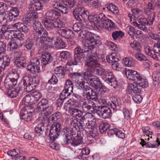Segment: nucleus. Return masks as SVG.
<instances>
[{
    "mask_svg": "<svg viewBox=\"0 0 160 160\" xmlns=\"http://www.w3.org/2000/svg\"><path fill=\"white\" fill-rule=\"evenodd\" d=\"M105 8L111 12L115 14L119 12V10L117 6L112 3H107L105 5Z\"/></svg>",
    "mask_w": 160,
    "mask_h": 160,
    "instance_id": "473e14b6",
    "label": "nucleus"
},
{
    "mask_svg": "<svg viewBox=\"0 0 160 160\" xmlns=\"http://www.w3.org/2000/svg\"><path fill=\"white\" fill-rule=\"evenodd\" d=\"M46 20L54 21L60 16V13L57 11L51 9L48 10L45 14Z\"/></svg>",
    "mask_w": 160,
    "mask_h": 160,
    "instance_id": "ddd939ff",
    "label": "nucleus"
},
{
    "mask_svg": "<svg viewBox=\"0 0 160 160\" xmlns=\"http://www.w3.org/2000/svg\"><path fill=\"white\" fill-rule=\"evenodd\" d=\"M42 22L45 27L48 30L58 28L60 29L63 27V22L60 21L45 20Z\"/></svg>",
    "mask_w": 160,
    "mask_h": 160,
    "instance_id": "6e6552de",
    "label": "nucleus"
},
{
    "mask_svg": "<svg viewBox=\"0 0 160 160\" xmlns=\"http://www.w3.org/2000/svg\"><path fill=\"white\" fill-rule=\"evenodd\" d=\"M106 82L108 83L109 85L113 87L114 88L117 86V82L115 78H111L110 80H108Z\"/></svg>",
    "mask_w": 160,
    "mask_h": 160,
    "instance_id": "680f3d73",
    "label": "nucleus"
},
{
    "mask_svg": "<svg viewBox=\"0 0 160 160\" xmlns=\"http://www.w3.org/2000/svg\"><path fill=\"white\" fill-rule=\"evenodd\" d=\"M31 17L28 13L23 15L22 21L25 24L30 23L31 21L32 20Z\"/></svg>",
    "mask_w": 160,
    "mask_h": 160,
    "instance_id": "5fc2aeb1",
    "label": "nucleus"
},
{
    "mask_svg": "<svg viewBox=\"0 0 160 160\" xmlns=\"http://www.w3.org/2000/svg\"><path fill=\"white\" fill-rule=\"evenodd\" d=\"M35 132L36 133H39V135L45 137L46 135V131L44 129L43 124L41 123L36 126L35 128Z\"/></svg>",
    "mask_w": 160,
    "mask_h": 160,
    "instance_id": "393cba45",
    "label": "nucleus"
},
{
    "mask_svg": "<svg viewBox=\"0 0 160 160\" xmlns=\"http://www.w3.org/2000/svg\"><path fill=\"white\" fill-rule=\"evenodd\" d=\"M3 27L4 28L5 27L3 26L2 28L1 29V30L3 35L6 38H7V35L9 36L10 33H12L13 34L14 38H15L14 39L17 40L18 42H20L21 43V44H22L23 40L25 39V36L21 32L14 33V31L13 30H3Z\"/></svg>",
    "mask_w": 160,
    "mask_h": 160,
    "instance_id": "1a4fd4ad",
    "label": "nucleus"
},
{
    "mask_svg": "<svg viewBox=\"0 0 160 160\" xmlns=\"http://www.w3.org/2000/svg\"><path fill=\"white\" fill-rule=\"evenodd\" d=\"M124 33L121 31H115L112 33V37L114 40H117L118 38H122Z\"/></svg>",
    "mask_w": 160,
    "mask_h": 160,
    "instance_id": "a18cd8bd",
    "label": "nucleus"
},
{
    "mask_svg": "<svg viewBox=\"0 0 160 160\" xmlns=\"http://www.w3.org/2000/svg\"><path fill=\"white\" fill-rule=\"evenodd\" d=\"M152 18L151 17L148 18V19L145 18H141L138 19V22L139 23L135 22L136 20L133 19L132 22L134 23V25L138 27L140 30H145L147 29V26L150 25L152 24L153 21L155 20V17L154 13L152 14Z\"/></svg>",
    "mask_w": 160,
    "mask_h": 160,
    "instance_id": "20e7f679",
    "label": "nucleus"
},
{
    "mask_svg": "<svg viewBox=\"0 0 160 160\" xmlns=\"http://www.w3.org/2000/svg\"><path fill=\"white\" fill-rule=\"evenodd\" d=\"M88 84L96 89L100 88V91L103 89L102 83L99 78L97 77L94 76Z\"/></svg>",
    "mask_w": 160,
    "mask_h": 160,
    "instance_id": "f3484780",
    "label": "nucleus"
},
{
    "mask_svg": "<svg viewBox=\"0 0 160 160\" xmlns=\"http://www.w3.org/2000/svg\"><path fill=\"white\" fill-rule=\"evenodd\" d=\"M25 46L28 50L32 49L31 54L32 53V52H34V50L33 48L34 44L33 42L31 40L29 39L26 40L25 43Z\"/></svg>",
    "mask_w": 160,
    "mask_h": 160,
    "instance_id": "ea45409f",
    "label": "nucleus"
},
{
    "mask_svg": "<svg viewBox=\"0 0 160 160\" xmlns=\"http://www.w3.org/2000/svg\"><path fill=\"white\" fill-rule=\"evenodd\" d=\"M79 110L78 109L73 108L72 107H70L69 111L70 114L74 117H75L77 115L78 111Z\"/></svg>",
    "mask_w": 160,
    "mask_h": 160,
    "instance_id": "69168bd1",
    "label": "nucleus"
},
{
    "mask_svg": "<svg viewBox=\"0 0 160 160\" xmlns=\"http://www.w3.org/2000/svg\"><path fill=\"white\" fill-rule=\"evenodd\" d=\"M80 59H78L75 56H74V59L72 60H70L68 62L67 64L69 66L72 65H76L78 64V63L80 62Z\"/></svg>",
    "mask_w": 160,
    "mask_h": 160,
    "instance_id": "3c124183",
    "label": "nucleus"
},
{
    "mask_svg": "<svg viewBox=\"0 0 160 160\" xmlns=\"http://www.w3.org/2000/svg\"><path fill=\"white\" fill-rule=\"evenodd\" d=\"M106 60L109 63H112L115 62V60H119V59L116 53H112L107 57Z\"/></svg>",
    "mask_w": 160,
    "mask_h": 160,
    "instance_id": "79ce46f5",
    "label": "nucleus"
},
{
    "mask_svg": "<svg viewBox=\"0 0 160 160\" xmlns=\"http://www.w3.org/2000/svg\"><path fill=\"white\" fill-rule=\"evenodd\" d=\"M110 125L107 122H101L100 123L99 129L101 133H102L105 131L109 129Z\"/></svg>",
    "mask_w": 160,
    "mask_h": 160,
    "instance_id": "e433bc0d",
    "label": "nucleus"
},
{
    "mask_svg": "<svg viewBox=\"0 0 160 160\" xmlns=\"http://www.w3.org/2000/svg\"><path fill=\"white\" fill-rule=\"evenodd\" d=\"M33 85H32V84L29 82V81H28V83L27 85L26 86V88H24V92H32L34 90L33 89H34L33 88Z\"/></svg>",
    "mask_w": 160,
    "mask_h": 160,
    "instance_id": "338daca9",
    "label": "nucleus"
},
{
    "mask_svg": "<svg viewBox=\"0 0 160 160\" xmlns=\"http://www.w3.org/2000/svg\"><path fill=\"white\" fill-rule=\"evenodd\" d=\"M94 48V46L93 45H89L88 44L84 45L83 48L79 46H78L74 49V55L81 60L82 58H83L85 57V53L91 51Z\"/></svg>",
    "mask_w": 160,
    "mask_h": 160,
    "instance_id": "423d86ee",
    "label": "nucleus"
},
{
    "mask_svg": "<svg viewBox=\"0 0 160 160\" xmlns=\"http://www.w3.org/2000/svg\"><path fill=\"white\" fill-rule=\"evenodd\" d=\"M140 140L141 141L140 142L142 147L144 146L145 145H146V147L147 148H157L156 144H154V141H150L147 143L144 141V140L142 139H141Z\"/></svg>",
    "mask_w": 160,
    "mask_h": 160,
    "instance_id": "c03bdc74",
    "label": "nucleus"
},
{
    "mask_svg": "<svg viewBox=\"0 0 160 160\" xmlns=\"http://www.w3.org/2000/svg\"><path fill=\"white\" fill-rule=\"evenodd\" d=\"M85 38L86 39L90 41V43L91 44H88L89 45H93L95 47V45H99L101 44V42L98 37H96L95 34L91 32H88Z\"/></svg>",
    "mask_w": 160,
    "mask_h": 160,
    "instance_id": "4468645a",
    "label": "nucleus"
},
{
    "mask_svg": "<svg viewBox=\"0 0 160 160\" xmlns=\"http://www.w3.org/2000/svg\"><path fill=\"white\" fill-rule=\"evenodd\" d=\"M62 116V113L59 112L57 111L53 114L48 118V121L50 122L51 121L53 123H57L55 122L58 121V120L61 119Z\"/></svg>",
    "mask_w": 160,
    "mask_h": 160,
    "instance_id": "72a5a7b5",
    "label": "nucleus"
},
{
    "mask_svg": "<svg viewBox=\"0 0 160 160\" xmlns=\"http://www.w3.org/2000/svg\"><path fill=\"white\" fill-rule=\"evenodd\" d=\"M19 91L16 87L13 88L11 90H9L7 91V94L8 96L11 98L16 97L18 95Z\"/></svg>",
    "mask_w": 160,
    "mask_h": 160,
    "instance_id": "4c0bfd02",
    "label": "nucleus"
},
{
    "mask_svg": "<svg viewBox=\"0 0 160 160\" xmlns=\"http://www.w3.org/2000/svg\"><path fill=\"white\" fill-rule=\"evenodd\" d=\"M152 77L153 81V84L155 86L158 85L160 82V72L155 71L152 75Z\"/></svg>",
    "mask_w": 160,
    "mask_h": 160,
    "instance_id": "c9c22d12",
    "label": "nucleus"
},
{
    "mask_svg": "<svg viewBox=\"0 0 160 160\" xmlns=\"http://www.w3.org/2000/svg\"><path fill=\"white\" fill-rule=\"evenodd\" d=\"M93 89L90 87L85 85L83 89L84 93H85L86 97L88 95H90V93L92 91Z\"/></svg>",
    "mask_w": 160,
    "mask_h": 160,
    "instance_id": "774afa93",
    "label": "nucleus"
},
{
    "mask_svg": "<svg viewBox=\"0 0 160 160\" xmlns=\"http://www.w3.org/2000/svg\"><path fill=\"white\" fill-rule=\"evenodd\" d=\"M15 64L17 67L19 68H22L26 66V60L23 58H19L18 60L15 61Z\"/></svg>",
    "mask_w": 160,
    "mask_h": 160,
    "instance_id": "a19ab883",
    "label": "nucleus"
},
{
    "mask_svg": "<svg viewBox=\"0 0 160 160\" xmlns=\"http://www.w3.org/2000/svg\"><path fill=\"white\" fill-rule=\"evenodd\" d=\"M34 29L35 30V32L39 31L43 28L42 27L41 23L38 21H35L32 25Z\"/></svg>",
    "mask_w": 160,
    "mask_h": 160,
    "instance_id": "8fccbe9b",
    "label": "nucleus"
},
{
    "mask_svg": "<svg viewBox=\"0 0 160 160\" xmlns=\"http://www.w3.org/2000/svg\"><path fill=\"white\" fill-rule=\"evenodd\" d=\"M57 33L61 37L66 39H72L75 37V34L73 31L69 29L62 28L58 29Z\"/></svg>",
    "mask_w": 160,
    "mask_h": 160,
    "instance_id": "9b49d317",
    "label": "nucleus"
},
{
    "mask_svg": "<svg viewBox=\"0 0 160 160\" xmlns=\"http://www.w3.org/2000/svg\"><path fill=\"white\" fill-rule=\"evenodd\" d=\"M96 112L99 117L104 119L108 118L112 115L111 109L106 105L98 106Z\"/></svg>",
    "mask_w": 160,
    "mask_h": 160,
    "instance_id": "0eeeda50",
    "label": "nucleus"
},
{
    "mask_svg": "<svg viewBox=\"0 0 160 160\" xmlns=\"http://www.w3.org/2000/svg\"><path fill=\"white\" fill-rule=\"evenodd\" d=\"M19 13V9L17 7H12L8 14V20L9 21H13L16 20Z\"/></svg>",
    "mask_w": 160,
    "mask_h": 160,
    "instance_id": "a211bd4d",
    "label": "nucleus"
},
{
    "mask_svg": "<svg viewBox=\"0 0 160 160\" xmlns=\"http://www.w3.org/2000/svg\"><path fill=\"white\" fill-rule=\"evenodd\" d=\"M70 53L67 51H63L60 52V57L61 59L59 60L61 61L66 60L70 56Z\"/></svg>",
    "mask_w": 160,
    "mask_h": 160,
    "instance_id": "603ef678",
    "label": "nucleus"
},
{
    "mask_svg": "<svg viewBox=\"0 0 160 160\" xmlns=\"http://www.w3.org/2000/svg\"><path fill=\"white\" fill-rule=\"evenodd\" d=\"M10 59L7 56L0 57V74L1 73L2 68L4 69L10 64Z\"/></svg>",
    "mask_w": 160,
    "mask_h": 160,
    "instance_id": "412c9836",
    "label": "nucleus"
},
{
    "mask_svg": "<svg viewBox=\"0 0 160 160\" xmlns=\"http://www.w3.org/2000/svg\"><path fill=\"white\" fill-rule=\"evenodd\" d=\"M43 111L46 115L51 114L53 111V108L52 107L49 106L48 105L46 107L44 108V110H42Z\"/></svg>",
    "mask_w": 160,
    "mask_h": 160,
    "instance_id": "0e129e2a",
    "label": "nucleus"
},
{
    "mask_svg": "<svg viewBox=\"0 0 160 160\" xmlns=\"http://www.w3.org/2000/svg\"><path fill=\"white\" fill-rule=\"evenodd\" d=\"M123 63L127 67L133 66L134 64V62L132 58H125L123 60Z\"/></svg>",
    "mask_w": 160,
    "mask_h": 160,
    "instance_id": "de8ad7c7",
    "label": "nucleus"
},
{
    "mask_svg": "<svg viewBox=\"0 0 160 160\" xmlns=\"http://www.w3.org/2000/svg\"><path fill=\"white\" fill-rule=\"evenodd\" d=\"M134 56L139 61H146L147 60L146 57L139 51H138L135 53Z\"/></svg>",
    "mask_w": 160,
    "mask_h": 160,
    "instance_id": "37998d69",
    "label": "nucleus"
},
{
    "mask_svg": "<svg viewBox=\"0 0 160 160\" xmlns=\"http://www.w3.org/2000/svg\"><path fill=\"white\" fill-rule=\"evenodd\" d=\"M34 38L36 41V44L38 46H42L45 42H50L53 38H49L47 31L44 28L34 33Z\"/></svg>",
    "mask_w": 160,
    "mask_h": 160,
    "instance_id": "f03ea898",
    "label": "nucleus"
},
{
    "mask_svg": "<svg viewBox=\"0 0 160 160\" xmlns=\"http://www.w3.org/2000/svg\"><path fill=\"white\" fill-rule=\"evenodd\" d=\"M107 18L106 17L105 15L103 13H100L98 15V25L100 26L101 24V23L105 20H106Z\"/></svg>",
    "mask_w": 160,
    "mask_h": 160,
    "instance_id": "052dcab7",
    "label": "nucleus"
},
{
    "mask_svg": "<svg viewBox=\"0 0 160 160\" xmlns=\"http://www.w3.org/2000/svg\"><path fill=\"white\" fill-rule=\"evenodd\" d=\"M77 8L78 10L77 12H78L80 13V16L82 18L86 23H87V22L88 20L91 22H94L95 24L96 23L98 25V23L97 15H89L88 11L83 7L78 8Z\"/></svg>",
    "mask_w": 160,
    "mask_h": 160,
    "instance_id": "7ed1b4c3",
    "label": "nucleus"
},
{
    "mask_svg": "<svg viewBox=\"0 0 160 160\" xmlns=\"http://www.w3.org/2000/svg\"><path fill=\"white\" fill-rule=\"evenodd\" d=\"M134 83L138 85L139 88H147L148 87V83L146 79H144L142 78L141 76V78L138 79Z\"/></svg>",
    "mask_w": 160,
    "mask_h": 160,
    "instance_id": "c756f323",
    "label": "nucleus"
},
{
    "mask_svg": "<svg viewBox=\"0 0 160 160\" xmlns=\"http://www.w3.org/2000/svg\"><path fill=\"white\" fill-rule=\"evenodd\" d=\"M130 45L133 49L140 51L141 46L139 43L136 41H134L133 42H130Z\"/></svg>",
    "mask_w": 160,
    "mask_h": 160,
    "instance_id": "09e8293b",
    "label": "nucleus"
},
{
    "mask_svg": "<svg viewBox=\"0 0 160 160\" xmlns=\"http://www.w3.org/2000/svg\"><path fill=\"white\" fill-rule=\"evenodd\" d=\"M138 85L136 83L130 84L128 87V90L127 91L129 94H132V93H139L141 91V88H139Z\"/></svg>",
    "mask_w": 160,
    "mask_h": 160,
    "instance_id": "aec40b11",
    "label": "nucleus"
},
{
    "mask_svg": "<svg viewBox=\"0 0 160 160\" xmlns=\"http://www.w3.org/2000/svg\"><path fill=\"white\" fill-rule=\"evenodd\" d=\"M52 60V57L51 54L48 53L43 54L41 58V62L44 65H46L49 64Z\"/></svg>",
    "mask_w": 160,
    "mask_h": 160,
    "instance_id": "6ab92c4d",
    "label": "nucleus"
},
{
    "mask_svg": "<svg viewBox=\"0 0 160 160\" xmlns=\"http://www.w3.org/2000/svg\"><path fill=\"white\" fill-rule=\"evenodd\" d=\"M106 19L101 23V24L100 25V27H105L110 31L115 29V28L114 23L107 18Z\"/></svg>",
    "mask_w": 160,
    "mask_h": 160,
    "instance_id": "4be33fe9",
    "label": "nucleus"
},
{
    "mask_svg": "<svg viewBox=\"0 0 160 160\" xmlns=\"http://www.w3.org/2000/svg\"><path fill=\"white\" fill-rule=\"evenodd\" d=\"M54 74L60 78H64L65 74L64 68L62 66L57 67L54 69Z\"/></svg>",
    "mask_w": 160,
    "mask_h": 160,
    "instance_id": "cd10ccee",
    "label": "nucleus"
},
{
    "mask_svg": "<svg viewBox=\"0 0 160 160\" xmlns=\"http://www.w3.org/2000/svg\"><path fill=\"white\" fill-rule=\"evenodd\" d=\"M69 76L71 78L74 80L75 83L84 81L82 72L71 73Z\"/></svg>",
    "mask_w": 160,
    "mask_h": 160,
    "instance_id": "b1692460",
    "label": "nucleus"
},
{
    "mask_svg": "<svg viewBox=\"0 0 160 160\" xmlns=\"http://www.w3.org/2000/svg\"><path fill=\"white\" fill-rule=\"evenodd\" d=\"M24 108H22L20 111V114L22 119L28 122L30 121L31 118V116L29 115V113L26 111Z\"/></svg>",
    "mask_w": 160,
    "mask_h": 160,
    "instance_id": "f704fd0d",
    "label": "nucleus"
},
{
    "mask_svg": "<svg viewBox=\"0 0 160 160\" xmlns=\"http://www.w3.org/2000/svg\"><path fill=\"white\" fill-rule=\"evenodd\" d=\"M125 72L128 79L134 81L135 82L141 78V76L136 71L126 69Z\"/></svg>",
    "mask_w": 160,
    "mask_h": 160,
    "instance_id": "2eb2a0df",
    "label": "nucleus"
},
{
    "mask_svg": "<svg viewBox=\"0 0 160 160\" xmlns=\"http://www.w3.org/2000/svg\"><path fill=\"white\" fill-rule=\"evenodd\" d=\"M94 72L96 74L102 76V77H103L104 73H105V70L102 68L95 69L94 70Z\"/></svg>",
    "mask_w": 160,
    "mask_h": 160,
    "instance_id": "e2e57ef3",
    "label": "nucleus"
},
{
    "mask_svg": "<svg viewBox=\"0 0 160 160\" xmlns=\"http://www.w3.org/2000/svg\"><path fill=\"white\" fill-rule=\"evenodd\" d=\"M78 9L77 8L75 9L73 11V15L75 18L79 22L74 23L72 27L73 30L76 32H78L80 31L82 28H86L87 26V23H86V22L82 19V18H81L80 16V13L79 12H78Z\"/></svg>",
    "mask_w": 160,
    "mask_h": 160,
    "instance_id": "39448f33",
    "label": "nucleus"
},
{
    "mask_svg": "<svg viewBox=\"0 0 160 160\" xmlns=\"http://www.w3.org/2000/svg\"><path fill=\"white\" fill-rule=\"evenodd\" d=\"M98 95L97 93L92 90L90 93V95H88L86 97L88 99L96 101L98 99Z\"/></svg>",
    "mask_w": 160,
    "mask_h": 160,
    "instance_id": "49530a36",
    "label": "nucleus"
},
{
    "mask_svg": "<svg viewBox=\"0 0 160 160\" xmlns=\"http://www.w3.org/2000/svg\"><path fill=\"white\" fill-rule=\"evenodd\" d=\"M126 31L131 37H132L133 36L135 30L134 27L128 26L126 28Z\"/></svg>",
    "mask_w": 160,
    "mask_h": 160,
    "instance_id": "bf43d9fd",
    "label": "nucleus"
},
{
    "mask_svg": "<svg viewBox=\"0 0 160 160\" xmlns=\"http://www.w3.org/2000/svg\"><path fill=\"white\" fill-rule=\"evenodd\" d=\"M30 79L29 77L27 76L23 77V80L19 83L18 86L17 87L19 91L22 90L24 91V88H26V86L28 83V81Z\"/></svg>",
    "mask_w": 160,
    "mask_h": 160,
    "instance_id": "bb28decb",
    "label": "nucleus"
},
{
    "mask_svg": "<svg viewBox=\"0 0 160 160\" xmlns=\"http://www.w3.org/2000/svg\"><path fill=\"white\" fill-rule=\"evenodd\" d=\"M58 81L57 76L54 74L52 76L51 78L48 80V82L50 85H54L57 84Z\"/></svg>",
    "mask_w": 160,
    "mask_h": 160,
    "instance_id": "6e6d98bb",
    "label": "nucleus"
},
{
    "mask_svg": "<svg viewBox=\"0 0 160 160\" xmlns=\"http://www.w3.org/2000/svg\"><path fill=\"white\" fill-rule=\"evenodd\" d=\"M22 45L20 42L13 39L9 42L7 46L8 48H9L10 50L12 51L18 48Z\"/></svg>",
    "mask_w": 160,
    "mask_h": 160,
    "instance_id": "5701e85b",
    "label": "nucleus"
},
{
    "mask_svg": "<svg viewBox=\"0 0 160 160\" xmlns=\"http://www.w3.org/2000/svg\"><path fill=\"white\" fill-rule=\"evenodd\" d=\"M61 125L58 123H54L51 127L49 135L50 139L54 140L60 134Z\"/></svg>",
    "mask_w": 160,
    "mask_h": 160,
    "instance_id": "9d476101",
    "label": "nucleus"
},
{
    "mask_svg": "<svg viewBox=\"0 0 160 160\" xmlns=\"http://www.w3.org/2000/svg\"><path fill=\"white\" fill-rule=\"evenodd\" d=\"M99 60L98 54L96 53H92L90 54L88 61H98Z\"/></svg>",
    "mask_w": 160,
    "mask_h": 160,
    "instance_id": "13d9d810",
    "label": "nucleus"
},
{
    "mask_svg": "<svg viewBox=\"0 0 160 160\" xmlns=\"http://www.w3.org/2000/svg\"><path fill=\"white\" fill-rule=\"evenodd\" d=\"M78 123L79 129L80 130H85L89 132L91 131L92 125L89 122H87L83 118L77 122Z\"/></svg>",
    "mask_w": 160,
    "mask_h": 160,
    "instance_id": "dca6fc26",
    "label": "nucleus"
},
{
    "mask_svg": "<svg viewBox=\"0 0 160 160\" xmlns=\"http://www.w3.org/2000/svg\"><path fill=\"white\" fill-rule=\"evenodd\" d=\"M49 105L48 102L46 99H42L38 104L37 109L38 111H42L44 110V108Z\"/></svg>",
    "mask_w": 160,
    "mask_h": 160,
    "instance_id": "2f4dec72",
    "label": "nucleus"
},
{
    "mask_svg": "<svg viewBox=\"0 0 160 160\" xmlns=\"http://www.w3.org/2000/svg\"><path fill=\"white\" fill-rule=\"evenodd\" d=\"M84 81H86L88 83L93 77V72L91 71L87 70L82 72Z\"/></svg>",
    "mask_w": 160,
    "mask_h": 160,
    "instance_id": "7c9ffc66",
    "label": "nucleus"
},
{
    "mask_svg": "<svg viewBox=\"0 0 160 160\" xmlns=\"http://www.w3.org/2000/svg\"><path fill=\"white\" fill-rule=\"evenodd\" d=\"M87 65L88 68L94 70L95 68L99 67L100 64L98 61H87Z\"/></svg>",
    "mask_w": 160,
    "mask_h": 160,
    "instance_id": "58836bf2",
    "label": "nucleus"
},
{
    "mask_svg": "<svg viewBox=\"0 0 160 160\" xmlns=\"http://www.w3.org/2000/svg\"><path fill=\"white\" fill-rule=\"evenodd\" d=\"M27 69L28 71L31 72L32 73H38L40 72V68L39 66H35L29 62L27 65Z\"/></svg>",
    "mask_w": 160,
    "mask_h": 160,
    "instance_id": "c85d7f7f",
    "label": "nucleus"
},
{
    "mask_svg": "<svg viewBox=\"0 0 160 160\" xmlns=\"http://www.w3.org/2000/svg\"><path fill=\"white\" fill-rule=\"evenodd\" d=\"M76 2L74 0H65L63 1V4L67 7H68L70 8L73 7L75 5Z\"/></svg>",
    "mask_w": 160,
    "mask_h": 160,
    "instance_id": "864d4df0",
    "label": "nucleus"
},
{
    "mask_svg": "<svg viewBox=\"0 0 160 160\" xmlns=\"http://www.w3.org/2000/svg\"><path fill=\"white\" fill-rule=\"evenodd\" d=\"M73 85L71 81L69 80H67L66 81L64 86V89L63 90L61 94V97L63 98V95L64 96V98H68L73 92Z\"/></svg>",
    "mask_w": 160,
    "mask_h": 160,
    "instance_id": "f8f14e48",
    "label": "nucleus"
},
{
    "mask_svg": "<svg viewBox=\"0 0 160 160\" xmlns=\"http://www.w3.org/2000/svg\"><path fill=\"white\" fill-rule=\"evenodd\" d=\"M16 82H13L11 79L6 78L4 81V85L6 91L11 90L16 85Z\"/></svg>",
    "mask_w": 160,
    "mask_h": 160,
    "instance_id": "a878e982",
    "label": "nucleus"
},
{
    "mask_svg": "<svg viewBox=\"0 0 160 160\" xmlns=\"http://www.w3.org/2000/svg\"><path fill=\"white\" fill-rule=\"evenodd\" d=\"M22 108H24V109L25 111H27L29 114L34 112L35 111L34 108L32 105H25Z\"/></svg>",
    "mask_w": 160,
    "mask_h": 160,
    "instance_id": "4d7b16f0",
    "label": "nucleus"
},
{
    "mask_svg": "<svg viewBox=\"0 0 160 160\" xmlns=\"http://www.w3.org/2000/svg\"><path fill=\"white\" fill-rule=\"evenodd\" d=\"M76 132L75 129L72 128H64L61 132L64 142L67 144L70 143L76 146L82 143L83 138L80 132H78L75 136Z\"/></svg>",
    "mask_w": 160,
    "mask_h": 160,
    "instance_id": "f257e3e1",
    "label": "nucleus"
}]
</instances>
